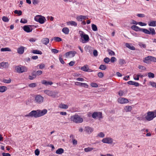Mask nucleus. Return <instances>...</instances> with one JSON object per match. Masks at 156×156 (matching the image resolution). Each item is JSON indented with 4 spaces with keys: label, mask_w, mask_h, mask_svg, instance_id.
<instances>
[{
    "label": "nucleus",
    "mask_w": 156,
    "mask_h": 156,
    "mask_svg": "<svg viewBox=\"0 0 156 156\" xmlns=\"http://www.w3.org/2000/svg\"><path fill=\"white\" fill-rule=\"evenodd\" d=\"M47 110L46 109H44L42 110L39 109L33 110L28 114L24 115V116L37 118L44 115L47 113Z\"/></svg>",
    "instance_id": "f257e3e1"
},
{
    "label": "nucleus",
    "mask_w": 156,
    "mask_h": 156,
    "mask_svg": "<svg viewBox=\"0 0 156 156\" xmlns=\"http://www.w3.org/2000/svg\"><path fill=\"white\" fill-rule=\"evenodd\" d=\"M79 33L80 36V41L83 43H85L87 42L89 40L88 35L85 34L84 32L82 31H79Z\"/></svg>",
    "instance_id": "f03ea898"
},
{
    "label": "nucleus",
    "mask_w": 156,
    "mask_h": 156,
    "mask_svg": "<svg viewBox=\"0 0 156 156\" xmlns=\"http://www.w3.org/2000/svg\"><path fill=\"white\" fill-rule=\"evenodd\" d=\"M70 119L72 121H73L76 123H82L83 121V118L80 117V116L78 115H75L71 116Z\"/></svg>",
    "instance_id": "7ed1b4c3"
},
{
    "label": "nucleus",
    "mask_w": 156,
    "mask_h": 156,
    "mask_svg": "<svg viewBox=\"0 0 156 156\" xmlns=\"http://www.w3.org/2000/svg\"><path fill=\"white\" fill-rule=\"evenodd\" d=\"M15 69L16 72L19 73H23L27 71V69L26 67L21 66H16Z\"/></svg>",
    "instance_id": "20e7f679"
},
{
    "label": "nucleus",
    "mask_w": 156,
    "mask_h": 156,
    "mask_svg": "<svg viewBox=\"0 0 156 156\" xmlns=\"http://www.w3.org/2000/svg\"><path fill=\"white\" fill-rule=\"evenodd\" d=\"M34 19L35 21L38 22L41 24H43L46 20L44 17L40 15L36 16Z\"/></svg>",
    "instance_id": "39448f33"
},
{
    "label": "nucleus",
    "mask_w": 156,
    "mask_h": 156,
    "mask_svg": "<svg viewBox=\"0 0 156 156\" xmlns=\"http://www.w3.org/2000/svg\"><path fill=\"white\" fill-rule=\"evenodd\" d=\"M34 100L36 103L41 104L43 102L44 98L40 95H37L35 96Z\"/></svg>",
    "instance_id": "423d86ee"
},
{
    "label": "nucleus",
    "mask_w": 156,
    "mask_h": 156,
    "mask_svg": "<svg viewBox=\"0 0 156 156\" xmlns=\"http://www.w3.org/2000/svg\"><path fill=\"white\" fill-rule=\"evenodd\" d=\"M149 29L150 31L145 28L144 33L147 34H151L152 35H154L155 34V30L154 28L150 27L149 28Z\"/></svg>",
    "instance_id": "0eeeda50"
},
{
    "label": "nucleus",
    "mask_w": 156,
    "mask_h": 156,
    "mask_svg": "<svg viewBox=\"0 0 156 156\" xmlns=\"http://www.w3.org/2000/svg\"><path fill=\"white\" fill-rule=\"evenodd\" d=\"M153 114V112H148L147 113V115L145 117V119L148 121H150L152 120L154 117Z\"/></svg>",
    "instance_id": "6e6552de"
},
{
    "label": "nucleus",
    "mask_w": 156,
    "mask_h": 156,
    "mask_svg": "<svg viewBox=\"0 0 156 156\" xmlns=\"http://www.w3.org/2000/svg\"><path fill=\"white\" fill-rule=\"evenodd\" d=\"M102 113L101 112H94L92 114V117L94 119H96L98 117L99 119L102 118Z\"/></svg>",
    "instance_id": "1a4fd4ad"
},
{
    "label": "nucleus",
    "mask_w": 156,
    "mask_h": 156,
    "mask_svg": "<svg viewBox=\"0 0 156 156\" xmlns=\"http://www.w3.org/2000/svg\"><path fill=\"white\" fill-rule=\"evenodd\" d=\"M44 92L48 96L53 97H55L56 95V93L55 92L49 90H44Z\"/></svg>",
    "instance_id": "9d476101"
},
{
    "label": "nucleus",
    "mask_w": 156,
    "mask_h": 156,
    "mask_svg": "<svg viewBox=\"0 0 156 156\" xmlns=\"http://www.w3.org/2000/svg\"><path fill=\"white\" fill-rule=\"evenodd\" d=\"M131 28L136 31H142L144 33L145 28H141L135 25H133Z\"/></svg>",
    "instance_id": "9b49d317"
},
{
    "label": "nucleus",
    "mask_w": 156,
    "mask_h": 156,
    "mask_svg": "<svg viewBox=\"0 0 156 156\" xmlns=\"http://www.w3.org/2000/svg\"><path fill=\"white\" fill-rule=\"evenodd\" d=\"M102 141L105 143L111 144L113 142V140L110 137H107L103 139Z\"/></svg>",
    "instance_id": "f8f14e48"
},
{
    "label": "nucleus",
    "mask_w": 156,
    "mask_h": 156,
    "mask_svg": "<svg viewBox=\"0 0 156 156\" xmlns=\"http://www.w3.org/2000/svg\"><path fill=\"white\" fill-rule=\"evenodd\" d=\"M81 69L85 72H92V70L89 68L88 66L87 65H85L84 66L82 67Z\"/></svg>",
    "instance_id": "ddd939ff"
},
{
    "label": "nucleus",
    "mask_w": 156,
    "mask_h": 156,
    "mask_svg": "<svg viewBox=\"0 0 156 156\" xmlns=\"http://www.w3.org/2000/svg\"><path fill=\"white\" fill-rule=\"evenodd\" d=\"M118 101L119 103L122 104L126 103L129 102L128 100L124 98H119L118 100Z\"/></svg>",
    "instance_id": "4468645a"
},
{
    "label": "nucleus",
    "mask_w": 156,
    "mask_h": 156,
    "mask_svg": "<svg viewBox=\"0 0 156 156\" xmlns=\"http://www.w3.org/2000/svg\"><path fill=\"white\" fill-rule=\"evenodd\" d=\"M84 49L85 50L90 54H92V51L93 48L89 46H86L85 48Z\"/></svg>",
    "instance_id": "2eb2a0df"
},
{
    "label": "nucleus",
    "mask_w": 156,
    "mask_h": 156,
    "mask_svg": "<svg viewBox=\"0 0 156 156\" xmlns=\"http://www.w3.org/2000/svg\"><path fill=\"white\" fill-rule=\"evenodd\" d=\"M49 39L47 37L42 38L41 41L42 43L45 45H47L49 43Z\"/></svg>",
    "instance_id": "dca6fc26"
},
{
    "label": "nucleus",
    "mask_w": 156,
    "mask_h": 156,
    "mask_svg": "<svg viewBox=\"0 0 156 156\" xmlns=\"http://www.w3.org/2000/svg\"><path fill=\"white\" fill-rule=\"evenodd\" d=\"M23 29L24 31L27 33L31 32L32 30V29H30L28 25H25L23 27Z\"/></svg>",
    "instance_id": "f3484780"
},
{
    "label": "nucleus",
    "mask_w": 156,
    "mask_h": 156,
    "mask_svg": "<svg viewBox=\"0 0 156 156\" xmlns=\"http://www.w3.org/2000/svg\"><path fill=\"white\" fill-rule=\"evenodd\" d=\"M41 83L42 84L46 86L51 85L53 83V82L51 81H47L45 80H42Z\"/></svg>",
    "instance_id": "a211bd4d"
},
{
    "label": "nucleus",
    "mask_w": 156,
    "mask_h": 156,
    "mask_svg": "<svg viewBox=\"0 0 156 156\" xmlns=\"http://www.w3.org/2000/svg\"><path fill=\"white\" fill-rule=\"evenodd\" d=\"M85 129L86 132L88 133H92L93 131V129L89 126H85Z\"/></svg>",
    "instance_id": "6ab92c4d"
},
{
    "label": "nucleus",
    "mask_w": 156,
    "mask_h": 156,
    "mask_svg": "<svg viewBox=\"0 0 156 156\" xmlns=\"http://www.w3.org/2000/svg\"><path fill=\"white\" fill-rule=\"evenodd\" d=\"M126 46L130 50H135V48L131 44L126 43L125 44Z\"/></svg>",
    "instance_id": "aec40b11"
},
{
    "label": "nucleus",
    "mask_w": 156,
    "mask_h": 156,
    "mask_svg": "<svg viewBox=\"0 0 156 156\" xmlns=\"http://www.w3.org/2000/svg\"><path fill=\"white\" fill-rule=\"evenodd\" d=\"M24 48L23 46H21L17 49V52L20 54H23L24 51Z\"/></svg>",
    "instance_id": "412c9836"
},
{
    "label": "nucleus",
    "mask_w": 156,
    "mask_h": 156,
    "mask_svg": "<svg viewBox=\"0 0 156 156\" xmlns=\"http://www.w3.org/2000/svg\"><path fill=\"white\" fill-rule=\"evenodd\" d=\"M68 25H71L72 26L76 27L77 25V23L75 21H69L67 22Z\"/></svg>",
    "instance_id": "4be33fe9"
},
{
    "label": "nucleus",
    "mask_w": 156,
    "mask_h": 156,
    "mask_svg": "<svg viewBox=\"0 0 156 156\" xmlns=\"http://www.w3.org/2000/svg\"><path fill=\"white\" fill-rule=\"evenodd\" d=\"M7 89V88L5 86H0V92H4Z\"/></svg>",
    "instance_id": "5701e85b"
},
{
    "label": "nucleus",
    "mask_w": 156,
    "mask_h": 156,
    "mask_svg": "<svg viewBox=\"0 0 156 156\" xmlns=\"http://www.w3.org/2000/svg\"><path fill=\"white\" fill-rule=\"evenodd\" d=\"M64 150L62 148H59L56 151V153L58 154H61L64 152Z\"/></svg>",
    "instance_id": "b1692460"
},
{
    "label": "nucleus",
    "mask_w": 156,
    "mask_h": 156,
    "mask_svg": "<svg viewBox=\"0 0 156 156\" xmlns=\"http://www.w3.org/2000/svg\"><path fill=\"white\" fill-rule=\"evenodd\" d=\"M150 56H148L146 57H145L144 60V62L146 63H149L151 62V61L150 60Z\"/></svg>",
    "instance_id": "393cba45"
},
{
    "label": "nucleus",
    "mask_w": 156,
    "mask_h": 156,
    "mask_svg": "<svg viewBox=\"0 0 156 156\" xmlns=\"http://www.w3.org/2000/svg\"><path fill=\"white\" fill-rule=\"evenodd\" d=\"M148 25L149 26L156 27V21H152L148 22Z\"/></svg>",
    "instance_id": "a878e982"
},
{
    "label": "nucleus",
    "mask_w": 156,
    "mask_h": 156,
    "mask_svg": "<svg viewBox=\"0 0 156 156\" xmlns=\"http://www.w3.org/2000/svg\"><path fill=\"white\" fill-rule=\"evenodd\" d=\"M1 67L4 68H7L8 66V63L7 62H2L1 63Z\"/></svg>",
    "instance_id": "bb28decb"
},
{
    "label": "nucleus",
    "mask_w": 156,
    "mask_h": 156,
    "mask_svg": "<svg viewBox=\"0 0 156 156\" xmlns=\"http://www.w3.org/2000/svg\"><path fill=\"white\" fill-rule=\"evenodd\" d=\"M62 31L65 34H67L69 32V30L68 28L64 27L62 29Z\"/></svg>",
    "instance_id": "cd10ccee"
},
{
    "label": "nucleus",
    "mask_w": 156,
    "mask_h": 156,
    "mask_svg": "<svg viewBox=\"0 0 156 156\" xmlns=\"http://www.w3.org/2000/svg\"><path fill=\"white\" fill-rule=\"evenodd\" d=\"M147 75L149 78H154V74L151 72L147 73L145 76H147Z\"/></svg>",
    "instance_id": "c85d7f7f"
},
{
    "label": "nucleus",
    "mask_w": 156,
    "mask_h": 156,
    "mask_svg": "<svg viewBox=\"0 0 156 156\" xmlns=\"http://www.w3.org/2000/svg\"><path fill=\"white\" fill-rule=\"evenodd\" d=\"M32 52L34 54H37L39 55H41L42 54V53L41 52V51L37 50H33L32 51Z\"/></svg>",
    "instance_id": "c756f323"
},
{
    "label": "nucleus",
    "mask_w": 156,
    "mask_h": 156,
    "mask_svg": "<svg viewBox=\"0 0 156 156\" xmlns=\"http://www.w3.org/2000/svg\"><path fill=\"white\" fill-rule=\"evenodd\" d=\"M132 109V107L131 106H127L125 108V109L126 112H130Z\"/></svg>",
    "instance_id": "7c9ffc66"
},
{
    "label": "nucleus",
    "mask_w": 156,
    "mask_h": 156,
    "mask_svg": "<svg viewBox=\"0 0 156 156\" xmlns=\"http://www.w3.org/2000/svg\"><path fill=\"white\" fill-rule=\"evenodd\" d=\"M140 73H138L136 75V78H134V79L135 80H139V78H142L143 77L145 76V75H141Z\"/></svg>",
    "instance_id": "2f4dec72"
},
{
    "label": "nucleus",
    "mask_w": 156,
    "mask_h": 156,
    "mask_svg": "<svg viewBox=\"0 0 156 156\" xmlns=\"http://www.w3.org/2000/svg\"><path fill=\"white\" fill-rule=\"evenodd\" d=\"M126 63L125 60L122 58L120 59L119 61V64L121 65H122Z\"/></svg>",
    "instance_id": "473e14b6"
},
{
    "label": "nucleus",
    "mask_w": 156,
    "mask_h": 156,
    "mask_svg": "<svg viewBox=\"0 0 156 156\" xmlns=\"http://www.w3.org/2000/svg\"><path fill=\"white\" fill-rule=\"evenodd\" d=\"M59 107L61 108L66 109L68 108V105L63 104H61L60 105Z\"/></svg>",
    "instance_id": "72a5a7b5"
},
{
    "label": "nucleus",
    "mask_w": 156,
    "mask_h": 156,
    "mask_svg": "<svg viewBox=\"0 0 156 156\" xmlns=\"http://www.w3.org/2000/svg\"><path fill=\"white\" fill-rule=\"evenodd\" d=\"M1 51H11V50L9 48H2L1 49Z\"/></svg>",
    "instance_id": "f704fd0d"
},
{
    "label": "nucleus",
    "mask_w": 156,
    "mask_h": 156,
    "mask_svg": "<svg viewBox=\"0 0 156 156\" xmlns=\"http://www.w3.org/2000/svg\"><path fill=\"white\" fill-rule=\"evenodd\" d=\"M107 51H108L109 54L111 56L115 55V53L111 50L108 49L107 50Z\"/></svg>",
    "instance_id": "c9c22d12"
},
{
    "label": "nucleus",
    "mask_w": 156,
    "mask_h": 156,
    "mask_svg": "<svg viewBox=\"0 0 156 156\" xmlns=\"http://www.w3.org/2000/svg\"><path fill=\"white\" fill-rule=\"evenodd\" d=\"M106 66L104 65H101L99 67V69H100L105 70L106 69Z\"/></svg>",
    "instance_id": "e433bc0d"
},
{
    "label": "nucleus",
    "mask_w": 156,
    "mask_h": 156,
    "mask_svg": "<svg viewBox=\"0 0 156 156\" xmlns=\"http://www.w3.org/2000/svg\"><path fill=\"white\" fill-rule=\"evenodd\" d=\"M11 80L10 79H9V80H7L5 79H4L2 80V82L6 83H11Z\"/></svg>",
    "instance_id": "4c0bfd02"
},
{
    "label": "nucleus",
    "mask_w": 156,
    "mask_h": 156,
    "mask_svg": "<svg viewBox=\"0 0 156 156\" xmlns=\"http://www.w3.org/2000/svg\"><path fill=\"white\" fill-rule=\"evenodd\" d=\"M62 55H59V59L60 62L62 64H64L65 63V62L64 61L63 59L62 58Z\"/></svg>",
    "instance_id": "58836bf2"
},
{
    "label": "nucleus",
    "mask_w": 156,
    "mask_h": 156,
    "mask_svg": "<svg viewBox=\"0 0 156 156\" xmlns=\"http://www.w3.org/2000/svg\"><path fill=\"white\" fill-rule=\"evenodd\" d=\"M91 27L92 30L94 31H96L97 30L98 28L97 26L94 24H92L91 25Z\"/></svg>",
    "instance_id": "ea45409f"
},
{
    "label": "nucleus",
    "mask_w": 156,
    "mask_h": 156,
    "mask_svg": "<svg viewBox=\"0 0 156 156\" xmlns=\"http://www.w3.org/2000/svg\"><path fill=\"white\" fill-rule=\"evenodd\" d=\"M53 38L54 40L56 41L59 42L62 41V39L59 37H55Z\"/></svg>",
    "instance_id": "a19ab883"
},
{
    "label": "nucleus",
    "mask_w": 156,
    "mask_h": 156,
    "mask_svg": "<svg viewBox=\"0 0 156 156\" xmlns=\"http://www.w3.org/2000/svg\"><path fill=\"white\" fill-rule=\"evenodd\" d=\"M14 12L15 14H17L19 16L21 15L22 14V12L21 10L18 11L16 10L14 11Z\"/></svg>",
    "instance_id": "79ce46f5"
},
{
    "label": "nucleus",
    "mask_w": 156,
    "mask_h": 156,
    "mask_svg": "<svg viewBox=\"0 0 156 156\" xmlns=\"http://www.w3.org/2000/svg\"><path fill=\"white\" fill-rule=\"evenodd\" d=\"M93 149V148L88 147L87 148H86L84 149V151L86 152H88L89 151H90L92 150Z\"/></svg>",
    "instance_id": "37998d69"
},
{
    "label": "nucleus",
    "mask_w": 156,
    "mask_h": 156,
    "mask_svg": "<svg viewBox=\"0 0 156 156\" xmlns=\"http://www.w3.org/2000/svg\"><path fill=\"white\" fill-rule=\"evenodd\" d=\"M150 60L151 62H156V58L155 57L150 56Z\"/></svg>",
    "instance_id": "c03bdc74"
},
{
    "label": "nucleus",
    "mask_w": 156,
    "mask_h": 156,
    "mask_svg": "<svg viewBox=\"0 0 156 156\" xmlns=\"http://www.w3.org/2000/svg\"><path fill=\"white\" fill-rule=\"evenodd\" d=\"M2 20L5 22H9V20L8 18L6 16H3L2 18Z\"/></svg>",
    "instance_id": "a18cd8bd"
},
{
    "label": "nucleus",
    "mask_w": 156,
    "mask_h": 156,
    "mask_svg": "<svg viewBox=\"0 0 156 156\" xmlns=\"http://www.w3.org/2000/svg\"><path fill=\"white\" fill-rule=\"evenodd\" d=\"M138 45L141 48H145L146 47V45L143 44V43L142 42H139L138 43Z\"/></svg>",
    "instance_id": "49530a36"
},
{
    "label": "nucleus",
    "mask_w": 156,
    "mask_h": 156,
    "mask_svg": "<svg viewBox=\"0 0 156 156\" xmlns=\"http://www.w3.org/2000/svg\"><path fill=\"white\" fill-rule=\"evenodd\" d=\"M76 20L78 21H81L83 20L82 15L77 16L76 17Z\"/></svg>",
    "instance_id": "de8ad7c7"
},
{
    "label": "nucleus",
    "mask_w": 156,
    "mask_h": 156,
    "mask_svg": "<svg viewBox=\"0 0 156 156\" xmlns=\"http://www.w3.org/2000/svg\"><path fill=\"white\" fill-rule=\"evenodd\" d=\"M37 67L40 69H43L45 67V65L44 64H41L37 65Z\"/></svg>",
    "instance_id": "09e8293b"
},
{
    "label": "nucleus",
    "mask_w": 156,
    "mask_h": 156,
    "mask_svg": "<svg viewBox=\"0 0 156 156\" xmlns=\"http://www.w3.org/2000/svg\"><path fill=\"white\" fill-rule=\"evenodd\" d=\"M91 86L93 87L96 88L98 87V85L97 83H92L90 84Z\"/></svg>",
    "instance_id": "8fccbe9b"
},
{
    "label": "nucleus",
    "mask_w": 156,
    "mask_h": 156,
    "mask_svg": "<svg viewBox=\"0 0 156 156\" xmlns=\"http://www.w3.org/2000/svg\"><path fill=\"white\" fill-rule=\"evenodd\" d=\"M104 61L105 63H108L110 61V59L108 57H106L104 58Z\"/></svg>",
    "instance_id": "3c124183"
},
{
    "label": "nucleus",
    "mask_w": 156,
    "mask_h": 156,
    "mask_svg": "<svg viewBox=\"0 0 156 156\" xmlns=\"http://www.w3.org/2000/svg\"><path fill=\"white\" fill-rule=\"evenodd\" d=\"M149 83L150 85L152 87H156V83L155 82L150 81Z\"/></svg>",
    "instance_id": "603ef678"
},
{
    "label": "nucleus",
    "mask_w": 156,
    "mask_h": 156,
    "mask_svg": "<svg viewBox=\"0 0 156 156\" xmlns=\"http://www.w3.org/2000/svg\"><path fill=\"white\" fill-rule=\"evenodd\" d=\"M98 136L99 137L103 138L105 136V135L103 132H101L98 134Z\"/></svg>",
    "instance_id": "864d4df0"
},
{
    "label": "nucleus",
    "mask_w": 156,
    "mask_h": 156,
    "mask_svg": "<svg viewBox=\"0 0 156 156\" xmlns=\"http://www.w3.org/2000/svg\"><path fill=\"white\" fill-rule=\"evenodd\" d=\"M51 52L54 54H57L59 52V51L55 49H51Z\"/></svg>",
    "instance_id": "5fc2aeb1"
},
{
    "label": "nucleus",
    "mask_w": 156,
    "mask_h": 156,
    "mask_svg": "<svg viewBox=\"0 0 156 156\" xmlns=\"http://www.w3.org/2000/svg\"><path fill=\"white\" fill-rule=\"evenodd\" d=\"M36 84L35 83H33L29 85V87H36Z\"/></svg>",
    "instance_id": "6e6d98bb"
},
{
    "label": "nucleus",
    "mask_w": 156,
    "mask_h": 156,
    "mask_svg": "<svg viewBox=\"0 0 156 156\" xmlns=\"http://www.w3.org/2000/svg\"><path fill=\"white\" fill-rule=\"evenodd\" d=\"M98 77L99 78H102L104 76V74L102 72H99L98 74Z\"/></svg>",
    "instance_id": "4d7b16f0"
},
{
    "label": "nucleus",
    "mask_w": 156,
    "mask_h": 156,
    "mask_svg": "<svg viewBox=\"0 0 156 156\" xmlns=\"http://www.w3.org/2000/svg\"><path fill=\"white\" fill-rule=\"evenodd\" d=\"M138 24H139V25H140V26H145L147 25V24L145 23H143L142 22H138Z\"/></svg>",
    "instance_id": "13d9d810"
},
{
    "label": "nucleus",
    "mask_w": 156,
    "mask_h": 156,
    "mask_svg": "<svg viewBox=\"0 0 156 156\" xmlns=\"http://www.w3.org/2000/svg\"><path fill=\"white\" fill-rule=\"evenodd\" d=\"M117 59L116 58L114 57H111V59H110V61H111V62H115L116 61Z\"/></svg>",
    "instance_id": "bf43d9fd"
},
{
    "label": "nucleus",
    "mask_w": 156,
    "mask_h": 156,
    "mask_svg": "<svg viewBox=\"0 0 156 156\" xmlns=\"http://www.w3.org/2000/svg\"><path fill=\"white\" fill-rule=\"evenodd\" d=\"M83 83H80L79 82H76L75 83V84L77 86H83Z\"/></svg>",
    "instance_id": "052dcab7"
},
{
    "label": "nucleus",
    "mask_w": 156,
    "mask_h": 156,
    "mask_svg": "<svg viewBox=\"0 0 156 156\" xmlns=\"http://www.w3.org/2000/svg\"><path fill=\"white\" fill-rule=\"evenodd\" d=\"M27 22V20L24 19H21L20 21V23H26Z\"/></svg>",
    "instance_id": "680f3d73"
},
{
    "label": "nucleus",
    "mask_w": 156,
    "mask_h": 156,
    "mask_svg": "<svg viewBox=\"0 0 156 156\" xmlns=\"http://www.w3.org/2000/svg\"><path fill=\"white\" fill-rule=\"evenodd\" d=\"M136 16L139 17H144L145 16L144 14L141 13H138L136 15Z\"/></svg>",
    "instance_id": "e2e57ef3"
},
{
    "label": "nucleus",
    "mask_w": 156,
    "mask_h": 156,
    "mask_svg": "<svg viewBox=\"0 0 156 156\" xmlns=\"http://www.w3.org/2000/svg\"><path fill=\"white\" fill-rule=\"evenodd\" d=\"M42 73V71L41 70H38L36 71V74L37 75H40Z\"/></svg>",
    "instance_id": "0e129e2a"
},
{
    "label": "nucleus",
    "mask_w": 156,
    "mask_h": 156,
    "mask_svg": "<svg viewBox=\"0 0 156 156\" xmlns=\"http://www.w3.org/2000/svg\"><path fill=\"white\" fill-rule=\"evenodd\" d=\"M138 68L139 69L142 70H145L146 69V68L144 66L141 65H139Z\"/></svg>",
    "instance_id": "69168bd1"
},
{
    "label": "nucleus",
    "mask_w": 156,
    "mask_h": 156,
    "mask_svg": "<svg viewBox=\"0 0 156 156\" xmlns=\"http://www.w3.org/2000/svg\"><path fill=\"white\" fill-rule=\"evenodd\" d=\"M93 55L94 56L96 57L98 55V52L97 50H94L93 51Z\"/></svg>",
    "instance_id": "338daca9"
},
{
    "label": "nucleus",
    "mask_w": 156,
    "mask_h": 156,
    "mask_svg": "<svg viewBox=\"0 0 156 156\" xmlns=\"http://www.w3.org/2000/svg\"><path fill=\"white\" fill-rule=\"evenodd\" d=\"M34 152L36 155L38 156L39 154L40 151L38 149H36Z\"/></svg>",
    "instance_id": "774afa93"
}]
</instances>
